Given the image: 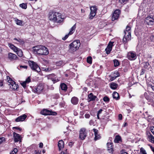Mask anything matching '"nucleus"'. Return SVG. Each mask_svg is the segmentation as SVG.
I'll return each mask as SVG.
<instances>
[{"instance_id":"nucleus-1","label":"nucleus","mask_w":154,"mask_h":154,"mask_svg":"<svg viewBox=\"0 0 154 154\" xmlns=\"http://www.w3.org/2000/svg\"><path fill=\"white\" fill-rule=\"evenodd\" d=\"M34 48V52H36L38 55H47L49 53L48 48L42 45H38Z\"/></svg>"},{"instance_id":"nucleus-2","label":"nucleus","mask_w":154,"mask_h":154,"mask_svg":"<svg viewBox=\"0 0 154 154\" xmlns=\"http://www.w3.org/2000/svg\"><path fill=\"white\" fill-rule=\"evenodd\" d=\"M49 18L50 20L57 23L61 22L63 20V19L61 18V14L57 12H50Z\"/></svg>"},{"instance_id":"nucleus-3","label":"nucleus","mask_w":154,"mask_h":154,"mask_svg":"<svg viewBox=\"0 0 154 154\" xmlns=\"http://www.w3.org/2000/svg\"><path fill=\"white\" fill-rule=\"evenodd\" d=\"M80 45L79 40L74 41L71 43L69 45V50L71 52L75 51L78 50Z\"/></svg>"},{"instance_id":"nucleus-4","label":"nucleus","mask_w":154,"mask_h":154,"mask_svg":"<svg viewBox=\"0 0 154 154\" xmlns=\"http://www.w3.org/2000/svg\"><path fill=\"white\" fill-rule=\"evenodd\" d=\"M7 80L8 83V85H11L10 88L13 90H17L19 87V85L16 84L15 82L12 80L9 76H7Z\"/></svg>"},{"instance_id":"nucleus-5","label":"nucleus","mask_w":154,"mask_h":154,"mask_svg":"<svg viewBox=\"0 0 154 154\" xmlns=\"http://www.w3.org/2000/svg\"><path fill=\"white\" fill-rule=\"evenodd\" d=\"M29 65L31 69L38 72H40L41 69L37 64L32 61H29L28 62Z\"/></svg>"},{"instance_id":"nucleus-6","label":"nucleus","mask_w":154,"mask_h":154,"mask_svg":"<svg viewBox=\"0 0 154 154\" xmlns=\"http://www.w3.org/2000/svg\"><path fill=\"white\" fill-rule=\"evenodd\" d=\"M44 89V85L42 84H40L37 87H35L33 89V90L35 93L40 94L43 91Z\"/></svg>"},{"instance_id":"nucleus-7","label":"nucleus","mask_w":154,"mask_h":154,"mask_svg":"<svg viewBox=\"0 0 154 154\" xmlns=\"http://www.w3.org/2000/svg\"><path fill=\"white\" fill-rule=\"evenodd\" d=\"M41 114L45 115L53 116L56 115L57 114V113L55 112L45 109H43L41 112Z\"/></svg>"},{"instance_id":"nucleus-8","label":"nucleus","mask_w":154,"mask_h":154,"mask_svg":"<svg viewBox=\"0 0 154 154\" xmlns=\"http://www.w3.org/2000/svg\"><path fill=\"white\" fill-rule=\"evenodd\" d=\"M153 15H151L146 17L145 21L149 25H153L154 24Z\"/></svg>"},{"instance_id":"nucleus-9","label":"nucleus","mask_w":154,"mask_h":154,"mask_svg":"<svg viewBox=\"0 0 154 154\" xmlns=\"http://www.w3.org/2000/svg\"><path fill=\"white\" fill-rule=\"evenodd\" d=\"M125 33V35L122 40L123 43L124 44H126L131 39V33L126 32Z\"/></svg>"},{"instance_id":"nucleus-10","label":"nucleus","mask_w":154,"mask_h":154,"mask_svg":"<svg viewBox=\"0 0 154 154\" xmlns=\"http://www.w3.org/2000/svg\"><path fill=\"white\" fill-rule=\"evenodd\" d=\"M127 58L130 60H135L137 58L136 52L133 51L128 52L127 54Z\"/></svg>"},{"instance_id":"nucleus-11","label":"nucleus","mask_w":154,"mask_h":154,"mask_svg":"<svg viewBox=\"0 0 154 154\" xmlns=\"http://www.w3.org/2000/svg\"><path fill=\"white\" fill-rule=\"evenodd\" d=\"M87 136L86 129L84 128H82L79 131V137L82 140H84Z\"/></svg>"},{"instance_id":"nucleus-12","label":"nucleus","mask_w":154,"mask_h":154,"mask_svg":"<svg viewBox=\"0 0 154 154\" xmlns=\"http://www.w3.org/2000/svg\"><path fill=\"white\" fill-rule=\"evenodd\" d=\"M120 14V11L117 9L116 10L113 12L112 16V21L117 20L119 18Z\"/></svg>"},{"instance_id":"nucleus-13","label":"nucleus","mask_w":154,"mask_h":154,"mask_svg":"<svg viewBox=\"0 0 154 154\" xmlns=\"http://www.w3.org/2000/svg\"><path fill=\"white\" fill-rule=\"evenodd\" d=\"M113 43L114 42H110L109 43L108 45L105 50L106 53L107 54H109L111 51Z\"/></svg>"},{"instance_id":"nucleus-14","label":"nucleus","mask_w":154,"mask_h":154,"mask_svg":"<svg viewBox=\"0 0 154 154\" xmlns=\"http://www.w3.org/2000/svg\"><path fill=\"white\" fill-rule=\"evenodd\" d=\"M13 135L14 140L15 142L21 141V137L19 134L14 132L13 133Z\"/></svg>"},{"instance_id":"nucleus-15","label":"nucleus","mask_w":154,"mask_h":154,"mask_svg":"<svg viewBox=\"0 0 154 154\" xmlns=\"http://www.w3.org/2000/svg\"><path fill=\"white\" fill-rule=\"evenodd\" d=\"M27 117L25 114H23L17 118L15 120L16 122H22L24 121Z\"/></svg>"},{"instance_id":"nucleus-16","label":"nucleus","mask_w":154,"mask_h":154,"mask_svg":"<svg viewBox=\"0 0 154 154\" xmlns=\"http://www.w3.org/2000/svg\"><path fill=\"white\" fill-rule=\"evenodd\" d=\"M93 131L94 132V134L95 136L94 140H96L99 139L100 138V136L98 134V131L95 128H94L93 129Z\"/></svg>"},{"instance_id":"nucleus-17","label":"nucleus","mask_w":154,"mask_h":154,"mask_svg":"<svg viewBox=\"0 0 154 154\" xmlns=\"http://www.w3.org/2000/svg\"><path fill=\"white\" fill-rule=\"evenodd\" d=\"M8 58L11 60H16L18 58L16 54L11 53H10L8 54Z\"/></svg>"},{"instance_id":"nucleus-18","label":"nucleus","mask_w":154,"mask_h":154,"mask_svg":"<svg viewBox=\"0 0 154 154\" xmlns=\"http://www.w3.org/2000/svg\"><path fill=\"white\" fill-rule=\"evenodd\" d=\"M107 145L108 147V150L109 152H112L113 151L112 143H107Z\"/></svg>"},{"instance_id":"nucleus-19","label":"nucleus","mask_w":154,"mask_h":154,"mask_svg":"<svg viewBox=\"0 0 154 154\" xmlns=\"http://www.w3.org/2000/svg\"><path fill=\"white\" fill-rule=\"evenodd\" d=\"M71 103L74 105H75L78 103L79 102V99L76 97H73L71 99Z\"/></svg>"},{"instance_id":"nucleus-20","label":"nucleus","mask_w":154,"mask_h":154,"mask_svg":"<svg viewBox=\"0 0 154 154\" xmlns=\"http://www.w3.org/2000/svg\"><path fill=\"white\" fill-rule=\"evenodd\" d=\"M97 97L94 95L92 93H90L88 95V98L89 99V102L94 100Z\"/></svg>"},{"instance_id":"nucleus-21","label":"nucleus","mask_w":154,"mask_h":154,"mask_svg":"<svg viewBox=\"0 0 154 154\" xmlns=\"http://www.w3.org/2000/svg\"><path fill=\"white\" fill-rule=\"evenodd\" d=\"M112 97L114 99L118 100L119 99V94L116 91H114L112 94Z\"/></svg>"},{"instance_id":"nucleus-22","label":"nucleus","mask_w":154,"mask_h":154,"mask_svg":"<svg viewBox=\"0 0 154 154\" xmlns=\"http://www.w3.org/2000/svg\"><path fill=\"white\" fill-rule=\"evenodd\" d=\"M118 87V85L114 82H112L110 84V88L113 90L116 89Z\"/></svg>"},{"instance_id":"nucleus-23","label":"nucleus","mask_w":154,"mask_h":154,"mask_svg":"<svg viewBox=\"0 0 154 154\" xmlns=\"http://www.w3.org/2000/svg\"><path fill=\"white\" fill-rule=\"evenodd\" d=\"M64 143L62 140H60L59 141L58 143V146L60 150L63 147Z\"/></svg>"},{"instance_id":"nucleus-24","label":"nucleus","mask_w":154,"mask_h":154,"mask_svg":"<svg viewBox=\"0 0 154 154\" xmlns=\"http://www.w3.org/2000/svg\"><path fill=\"white\" fill-rule=\"evenodd\" d=\"M143 67L146 69H149L151 67L149 64L147 62H144L143 63Z\"/></svg>"},{"instance_id":"nucleus-25","label":"nucleus","mask_w":154,"mask_h":154,"mask_svg":"<svg viewBox=\"0 0 154 154\" xmlns=\"http://www.w3.org/2000/svg\"><path fill=\"white\" fill-rule=\"evenodd\" d=\"M60 88L62 90L66 91L67 89V86L64 83H61L60 85Z\"/></svg>"},{"instance_id":"nucleus-26","label":"nucleus","mask_w":154,"mask_h":154,"mask_svg":"<svg viewBox=\"0 0 154 154\" xmlns=\"http://www.w3.org/2000/svg\"><path fill=\"white\" fill-rule=\"evenodd\" d=\"M148 140L150 142L154 143V137L151 134L148 136Z\"/></svg>"},{"instance_id":"nucleus-27","label":"nucleus","mask_w":154,"mask_h":154,"mask_svg":"<svg viewBox=\"0 0 154 154\" xmlns=\"http://www.w3.org/2000/svg\"><path fill=\"white\" fill-rule=\"evenodd\" d=\"M15 21L16 22V24L17 25L22 26L23 25V21L21 20H19L18 19L16 18H15Z\"/></svg>"},{"instance_id":"nucleus-28","label":"nucleus","mask_w":154,"mask_h":154,"mask_svg":"<svg viewBox=\"0 0 154 154\" xmlns=\"http://www.w3.org/2000/svg\"><path fill=\"white\" fill-rule=\"evenodd\" d=\"M121 140V137L119 135H117L115 139L114 140V142L115 143H119V141Z\"/></svg>"},{"instance_id":"nucleus-29","label":"nucleus","mask_w":154,"mask_h":154,"mask_svg":"<svg viewBox=\"0 0 154 154\" xmlns=\"http://www.w3.org/2000/svg\"><path fill=\"white\" fill-rule=\"evenodd\" d=\"M76 27V24H75L71 28L69 32V34L71 35L72 34L75 29Z\"/></svg>"},{"instance_id":"nucleus-30","label":"nucleus","mask_w":154,"mask_h":154,"mask_svg":"<svg viewBox=\"0 0 154 154\" xmlns=\"http://www.w3.org/2000/svg\"><path fill=\"white\" fill-rule=\"evenodd\" d=\"M96 11H91V12L89 18L91 19H93V17H94L96 14Z\"/></svg>"},{"instance_id":"nucleus-31","label":"nucleus","mask_w":154,"mask_h":154,"mask_svg":"<svg viewBox=\"0 0 154 154\" xmlns=\"http://www.w3.org/2000/svg\"><path fill=\"white\" fill-rule=\"evenodd\" d=\"M56 64L57 66H63L64 64V62H63V61L62 60L57 61L56 62Z\"/></svg>"},{"instance_id":"nucleus-32","label":"nucleus","mask_w":154,"mask_h":154,"mask_svg":"<svg viewBox=\"0 0 154 154\" xmlns=\"http://www.w3.org/2000/svg\"><path fill=\"white\" fill-rule=\"evenodd\" d=\"M131 28L130 27L128 26H127L125 29L124 31V33H125L126 32V31L128 32L131 33Z\"/></svg>"},{"instance_id":"nucleus-33","label":"nucleus","mask_w":154,"mask_h":154,"mask_svg":"<svg viewBox=\"0 0 154 154\" xmlns=\"http://www.w3.org/2000/svg\"><path fill=\"white\" fill-rule=\"evenodd\" d=\"M20 7L23 9H26L27 8V5L26 4L23 3L20 5Z\"/></svg>"},{"instance_id":"nucleus-34","label":"nucleus","mask_w":154,"mask_h":154,"mask_svg":"<svg viewBox=\"0 0 154 154\" xmlns=\"http://www.w3.org/2000/svg\"><path fill=\"white\" fill-rule=\"evenodd\" d=\"M114 66H117L119 65V63L117 60L115 59L113 61Z\"/></svg>"},{"instance_id":"nucleus-35","label":"nucleus","mask_w":154,"mask_h":154,"mask_svg":"<svg viewBox=\"0 0 154 154\" xmlns=\"http://www.w3.org/2000/svg\"><path fill=\"white\" fill-rule=\"evenodd\" d=\"M103 101L106 102H108L109 101V99L107 96H105L103 98Z\"/></svg>"},{"instance_id":"nucleus-36","label":"nucleus","mask_w":154,"mask_h":154,"mask_svg":"<svg viewBox=\"0 0 154 154\" xmlns=\"http://www.w3.org/2000/svg\"><path fill=\"white\" fill-rule=\"evenodd\" d=\"M92 57H89L87 58V62L91 64L92 63Z\"/></svg>"},{"instance_id":"nucleus-37","label":"nucleus","mask_w":154,"mask_h":154,"mask_svg":"<svg viewBox=\"0 0 154 154\" xmlns=\"http://www.w3.org/2000/svg\"><path fill=\"white\" fill-rule=\"evenodd\" d=\"M18 55L20 57H21L23 55V53L21 51L20 49L18 50L17 52H16Z\"/></svg>"},{"instance_id":"nucleus-38","label":"nucleus","mask_w":154,"mask_h":154,"mask_svg":"<svg viewBox=\"0 0 154 154\" xmlns=\"http://www.w3.org/2000/svg\"><path fill=\"white\" fill-rule=\"evenodd\" d=\"M17 151V149L16 148H14L13 150L11 151V152H10V154H16Z\"/></svg>"},{"instance_id":"nucleus-39","label":"nucleus","mask_w":154,"mask_h":154,"mask_svg":"<svg viewBox=\"0 0 154 154\" xmlns=\"http://www.w3.org/2000/svg\"><path fill=\"white\" fill-rule=\"evenodd\" d=\"M14 40H15L19 42L22 44L23 42V40L22 39H21L20 38H14Z\"/></svg>"},{"instance_id":"nucleus-40","label":"nucleus","mask_w":154,"mask_h":154,"mask_svg":"<svg viewBox=\"0 0 154 154\" xmlns=\"http://www.w3.org/2000/svg\"><path fill=\"white\" fill-rule=\"evenodd\" d=\"M120 76V75H118V76H116V75H115L113 76H111V78L110 79V80L111 81H113L117 77H119Z\"/></svg>"},{"instance_id":"nucleus-41","label":"nucleus","mask_w":154,"mask_h":154,"mask_svg":"<svg viewBox=\"0 0 154 154\" xmlns=\"http://www.w3.org/2000/svg\"><path fill=\"white\" fill-rule=\"evenodd\" d=\"M43 70L46 72H49L51 70V69L50 68H43Z\"/></svg>"},{"instance_id":"nucleus-42","label":"nucleus","mask_w":154,"mask_h":154,"mask_svg":"<svg viewBox=\"0 0 154 154\" xmlns=\"http://www.w3.org/2000/svg\"><path fill=\"white\" fill-rule=\"evenodd\" d=\"M140 151L143 154H147L145 150L142 147L140 148Z\"/></svg>"},{"instance_id":"nucleus-43","label":"nucleus","mask_w":154,"mask_h":154,"mask_svg":"<svg viewBox=\"0 0 154 154\" xmlns=\"http://www.w3.org/2000/svg\"><path fill=\"white\" fill-rule=\"evenodd\" d=\"M91 11H97V8L96 6H92L90 8Z\"/></svg>"},{"instance_id":"nucleus-44","label":"nucleus","mask_w":154,"mask_h":154,"mask_svg":"<svg viewBox=\"0 0 154 154\" xmlns=\"http://www.w3.org/2000/svg\"><path fill=\"white\" fill-rule=\"evenodd\" d=\"M13 50L15 52H17L18 50H19V49L16 47L14 46V47H13V48L11 49Z\"/></svg>"},{"instance_id":"nucleus-45","label":"nucleus","mask_w":154,"mask_h":154,"mask_svg":"<svg viewBox=\"0 0 154 154\" xmlns=\"http://www.w3.org/2000/svg\"><path fill=\"white\" fill-rule=\"evenodd\" d=\"M150 40L151 41L154 42V35H152L150 36Z\"/></svg>"},{"instance_id":"nucleus-46","label":"nucleus","mask_w":154,"mask_h":154,"mask_svg":"<svg viewBox=\"0 0 154 154\" xmlns=\"http://www.w3.org/2000/svg\"><path fill=\"white\" fill-rule=\"evenodd\" d=\"M5 141V138L4 137L0 138V145L4 141Z\"/></svg>"},{"instance_id":"nucleus-47","label":"nucleus","mask_w":154,"mask_h":154,"mask_svg":"<svg viewBox=\"0 0 154 154\" xmlns=\"http://www.w3.org/2000/svg\"><path fill=\"white\" fill-rule=\"evenodd\" d=\"M30 77H28L25 81L27 83H28L30 82Z\"/></svg>"},{"instance_id":"nucleus-48","label":"nucleus","mask_w":154,"mask_h":154,"mask_svg":"<svg viewBox=\"0 0 154 154\" xmlns=\"http://www.w3.org/2000/svg\"><path fill=\"white\" fill-rule=\"evenodd\" d=\"M26 83H27L26 82L24 81L22 83H21V84L23 88H25L26 87Z\"/></svg>"},{"instance_id":"nucleus-49","label":"nucleus","mask_w":154,"mask_h":154,"mask_svg":"<svg viewBox=\"0 0 154 154\" xmlns=\"http://www.w3.org/2000/svg\"><path fill=\"white\" fill-rule=\"evenodd\" d=\"M8 45L11 49L13 48V47H14V45L11 43H9Z\"/></svg>"},{"instance_id":"nucleus-50","label":"nucleus","mask_w":154,"mask_h":154,"mask_svg":"<svg viewBox=\"0 0 154 154\" xmlns=\"http://www.w3.org/2000/svg\"><path fill=\"white\" fill-rule=\"evenodd\" d=\"M145 70L144 69H142L141 70V72L140 73V75H142L144 74Z\"/></svg>"},{"instance_id":"nucleus-51","label":"nucleus","mask_w":154,"mask_h":154,"mask_svg":"<svg viewBox=\"0 0 154 154\" xmlns=\"http://www.w3.org/2000/svg\"><path fill=\"white\" fill-rule=\"evenodd\" d=\"M118 119L119 120H121L122 119V115L121 114H119L118 115Z\"/></svg>"},{"instance_id":"nucleus-52","label":"nucleus","mask_w":154,"mask_h":154,"mask_svg":"<svg viewBox=\"0 0 154 154\" xmlns=\"http://www.w3.org/2000/svg\"><path fill=\"white\" fill-rule=\"evenodd\" d=\"M85 116L86 118H89L90 117V115L89 114H86L85 115Z\"/></svg>"},{"instance_id":"nucleus-53","label":"nucleus","mask_w":154,"mask_h":154,"mask_svg":"<svg viewBox=\"0 0 154 154\" xmlns=\"http://www.w3.org/2000/svg\"><path fill=\"white\" fill-rule=\"evenodd\" d=\"M20 67L21 68H23L27 69V66H20Z\"/></svg>"},{"instance_id":"nucleus-54","label":"nucleus","mask_w":154,"mask_h":154,"mask_svg":"<svg viewBox=\"0 0 154 154\" xmlns=\"http://www.w3.org/2000/svg\"><path fill=\"white\" fill-rule=\"evenodd\" d=\"M73 144L74 142H70L69 143V145L70 147H72Z\"/></svg>"},{"instance_id":"nucleus-55","label":"nucleus","mask_w":154,"mask_h":154,"mask_svg":"<svg viewBox=\"0 0 154 154\" xmlns=\"http://www.w3.org/2000/svg\"><path fill=\"white\" fill-rule=\"evenodd\" d=\"M3 80H0V86L2 87L3 85Z\"/></svg>"},{"instance_id":"nucleus-56","label":"nucleus","mask_w":154,"mask_h":154,"mask_svg":"<svg viewBox=\"0 0 154 154\" xmlns=\"http://www.w3.org/2000/svg\"><path fill=\"white\" fill-rule=\"evenodd\" d=\"M59 94H57L55 95V96L54 97V98L56 99H57L58 98H59Z\"/></svg>"},{"instance_id":"nucleus-57","label":"nucleus","mask_w":154,"mask_h":154,"mask_svg":"<svg viewBox=\"0 0 154 154\" xmlns=\"http://www.w3.org/2000/svg\"><path fill=\"white\" fill-rule=\"evenodd\" d=\"M103 111V110L102 109H100L97 112V114H101Z\"/></svg>"},{"instance_id":"nucleus-58","label":"nucleus","mask_w":154,"mask_h":154,"mask_svg":"<svg viewBox=\"0 0 154 154\" xmlns=\"http://www.w3.org/2000/svg\"><path fill=\"white\" fill-rule=\"evenodd\" d=\"M13 128H15L16 129H17V130H18L19 131H21V128H19L18 127H13Z\"/></svg>"},{"instance_id":"nucleus-59","label":"nucleus","mask_w":154,"mask_h":154,"mask_svg":"<svg viewBox=\"0 0 154 154\" xmlns=\"http://www.w3.org/2000/svg\"><path fill=\"white\" fill-rule=\"evenodd\" d=\"M43 146V144L42 143H40L39 144V147L40 148H42Z\"/></svg>"},{"instance_id":"nucleus-60","label":"nucleus","mask_w":154,"mask_h":154,"mask_svg":"<svg viewBox=\"0 0 154 154\" xmlns=\"http://www.w3.org/2000/svg\"><path fill=\"white\" fill-rule=\"evenodd\" d=\"M93 124V121L92 120H91L89 122V124L90 125H92Z\"/></svg>"},{"instance_id":"nucleus-61","label":"nucleus","mask_w":154,"mask_h":154,"mask_svg":"<svg viewBox=\"0 0 154 154\" xmlns=\"http://www.w3.org/2000/svg\"><path fill=\"white\" fill-rule=\"evenodd\" d=\"M150 148L151 150L153 152V153H154V147L152 146H150Z\"/></svg>"},{"instance_id":"nucleus-62","label":"nucleus","mask_w":154,"mask_h":154,"mask_svg":"<svg viewBox=\"0 0 154 154\" xmlns=\"http://www.w3.org/2000/svg\"><path fill=\"white\" fill-rule=\"evenodd\" d=\"M150 131L152 133V132H154V128H151L150 129Z\"/></svg>"},{"instance_id":"nucleus-63","label":"nucleus","mask_w":154,"mask_h":154,"mask_svg":"<svg viewBox=\"0 0 154 154\" xmlns=\"http://www.w3.org/2000/svg\"><path fill=\"white\" fill-rule=\"evenodd\" d=\"M127 125H128L127 123V122H125V123L124 125H123V126L124 127H125L126 126H127Z\"/></svg>"},{"instance_id":"nucleus-64","label":"nucleus","mask_w":154,"mask_h":154,"mask_svg":"<svg viewBox=\"0 0 154 154\" xmlns=\"http://www.w3.org/2000/svg\"><path fill=\"white\" fill-rule=\"evenodd\" d=\"M114 74H116V76H118V75H120L119 73L118 72H115L114 73Z\"/></svg>"}]
</instances>
